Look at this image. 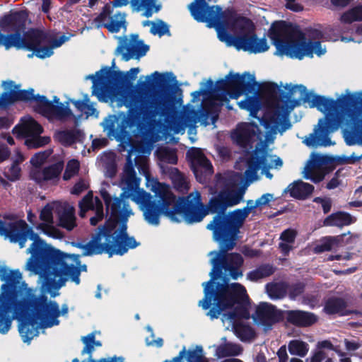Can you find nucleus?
I'll use <instances>...</instances> for the list:
<instances>
[{
  "mask_svg": "<svg viewBox=\"0 0 362 362\" xmlns=\"http://www.w3.org/2000/svg\"><path fill=\"white\" fill-rule=\"evenodd\" d=\"M48 41L47 33L38 28H30L24 31L13 47L16 49L31 51L37 57L45 59L51 53V48L45 45Z\"/></svg>",
  "mask_w": 362,
  "mask_h": 362,
  "instance_id": "17",
  "label": "nucleus"
},
{
  "mask_svg": "<svg viewBox=\"0 0 362 362\" xmlns=\"http://www.w3.org/2000/svg\"><path fill=\"white\" fill-rule=\"evenodd\" d=\"M268 35L281 55L302 59L305 56L313 57V53L321 56L326 52L320 41L308 42L299 26L285 21H274Z\"/></svg>",
  "mask_w": 362,
  "mask_h": 362,
  "instance_id": "6",
  "label": "nucleus"
},
{
  "mask_svg": "<svg viewBox=\"0 0 362 362\" xmlns=\"http://www.w3.org/2000/svg\"><path fill=\"white\" fill-rule=\"evenodd\" d=\"M123 198L115 197L110 206V213L103 225L99 226L89 242L80 245L84 256L106 253L123 255L129 249H134L139 243L127 233L128 218L132 214L129 205Z\"/></svg>",
  "mask_w": 362,
  "mask_h": 362,
  "instance_id": "4",
  "label": "nucleus"
},
{
  "mask_svg": "<svg viewBox=\"0 0 362 362\" xmlns=\"http://www.w3.org/2000/svg\"><path fill=\"white\" fill-rule=\"evenodd\" d=\"M246 304H237L233 310L228 313V318L233 322H241V320H248L250 315Z\"/></svg>",
  "mask_w": 362,
  "mask_h": 362,
  "instance_id": "50",
  "label": "nucleus"
},
{
  "mask_svg": "<svg viewBox=\"0 0 362 362\" xmlns=\"http://www.w3.org/2000/svg\"><path fill=\"white\" fill-rule=\"evenodd\" d=\"M262 90L273 105H275V104H288L289 101V94L280 89L275 83H265Z\"/></svg>",
  "mask_w": 362,
  "mask_h": 362,
  "instance_id": "33",
  "label": "nucleus"
},
{
  "mask_svg": "<svg viewBox=\"0 0 362 362\" xmlns=\"http://www.w3.org/2000/svg\"><path fill=\"white\" fill-rule=\"evenodd\" d=\"M83 136V132L80 129H66L60 130L56 133V139L64 146H71Z\"/></svg>",
  "mask_w": 362,
  "mask_h": 362,
  "instance_id": "39",
  "label": "nucleus"
},
{
  "mask_svg": "<svg viewBox=\"0 0 362 362\" xmlns=\"http://www.w3.org/2000/svg\"><path fill=\"white\" fill-rule=\"evenodd\" d=\"M213 253L216 256L211 259L210 279L202 283L204 296L199 305L204 310L209 309L206 315L211 319H217L223 310L235 304H248L249 296L243 285L239 283L229 284L228 278L223 276V270L235 280L243 276L240 267L244 260L242 255L222 251L211 252Z\"/></svg>",
  "mask_w": 362,
  "mask_h": 362,
  "instance_id": "3",
  "label": "nucleus"
},
{
  "mask_svg": "<svg viewBox=\"0 0 362 362\" xmlns=\"http://www.w3.org/2000/svg\"><path fill=\"white\" fill-rule=\"evenodd\" d=\"M288 349L291 355L304 357L307 355L309 347L308 344L299 339H293L288 342Z\"/></svg>",
  "mask_w": 362,
  "mask_h": 362,
  "instance_id": "48",
  "label": "nucleus"
},
{
  "mask_svg": "<svg viewBox=\"0 0 362 362\" xmlns=\"http://www.w3.org/2000/svg\"><path fill=\"white\" fill-rule=\"evenodd\" d=\"M243 348L240 345L233 343H225L219 345L216 349V356L218 358L237 356L242 354Z\"/></svg>",
  "mask_w": 362,
  "mask_h": 362,
  "instance_id": "41",
  "label": "nucleus"
},
{
  "mask_svg": "<svg viewBox=\"0 0 362 362\" xmlns=\"http://www.w3.org/2000/svg\"><path fill=\"white\" fill-rule=\"evenodd\" d=\"M69 40V37L65 35H61L58 38H54L52 39V40H49V42H50L51 44L49 45H46L47 47H50L51 48V53L47 54V57H51L53 54H54V52H53V49L54 48H57V47H59L60 46H62L65 42L68 41Z\"/></svg>",
  "mask_w": 362,
  "mask_h": 362,
  "instance_id": "62",
  "label": "nucleus"
},
{
  "mask_svg": "<svg viewBox=\"0 0 362 362\" xmlns=\"http://www.w3.org/2000/svg\"><path fill=\"white\" fill-rule=\"evenodd\" d=\"M152 190L155 196L158 198V202L153 200L141 210L144 213V219L150 224L158 225L160 215L164 214L172 221L170 213L173 211V204L175 200V195L171 191L168 185L156 182Z\"/></svg>",
  "mask_w": 362,
  "mask_h": 362,
  "instance_id": "13",
  "label": "nucleus"
},
{
  "mask_svg": "<svg viewBox=\"0 0 362 362\" xmlns=\"http://www.w3.org/2000/svg\"><path fill=\"white\" fill-rule=\"evenodd\" d=\"M284 319L291 325L298 327H308L315 324L318 317L313 313L301 310L284 311Z\"/></svg>",
  "mask_w": 362,
  "mask_h": 362,
  "instance_id": "27",
  "label": "nucleus"
},
{
  "mask_svg": "<svg viewBox=\"0 0 362 362\" xmlns=\"http://www.w3.org/2000/svg\"><path fill=\"white\" fill-rule=\"evenodd\" d=\"M350 117L353 124V132L362 142V116L357 113H352Z\"/></svg>",
  "mask_w": 362,
  "mask_h": 362,
  "instance_id": "59",
  "label": "nucleus"
},
{
  "mask_svg": "<svg viewBox=\"0 0 362 362\" xmlns=\"http://www.w3.org/2000/svg\"><path fill=\"white\" fill-rule=\"evenodd\" d=\"M157 0H131L130 4L134 11L139 12L144 10V16L150 18L153 12H158L161 8L160 4H156Z\"/></svg>",
  "mask_w": 362,
  "mask_h": 362,
  "instance_id": "37",
  "label": "nucleus"
},
{
  "mask_svg": "<svg viewBox=\"0 0 362 362\" xmlns=\"http://www.w3.org/2000/svg\"><path fill=\"white\" fill-rule=\"evenodd\" d=\"M171 179L174 187L179 192H186L189 189V182L185 175L177 168H172Z\"/></svg>",
  "mask_w": 362,
  "mask_h": 362,
  "instance_id": "43",
  "label": "nucleus"
},
{
  "mask_svg": "<svg viewBox=\"0 0 362 362\" xmlns=\"http://www.w3.org/2000/svg\"><path fill=\"white\" fill-rule=\"evenodd\" d=\"M346 300L341 297L332 296L328 298L324 305L323 312L329 315H339L346 316L354 313L352 310H347Z\"/></svg>",
  "mask_w": 362,
  "mask_h": 362,
  "instance_id": "30",
  "label": "nucleus"
},
{
  "mask_svg": "<svg viewBox=\"0 0 362 362\" xmlns=\"http://www.w3.org/2000/svg\"><path fill=\"white\" fill-rule=\"evenodd\" d=\"M0 235L11 243H17L23 248L28 240L33 241L27 249L31 255L27 262L28 269L40 272L53 247L47 245L39 235L23 219L5 221L0 219Z\"/></svg>",
  "mask_w": 362,
  "mask_h": 362,
  "instance_id": "7",
  "label": "nucleus"
},
{
  "mask_svg": "<svg viewBox=\"0 0 362 362\" xmlns=\"http://www.w3.org/2000/svg\"><path fill=\"white\" fill-rule=\"evenodd\" d=\"M296 235L297 233L295 230L288 228L281 233L280 239L287 243H293Z\"/></svg>",
  "mask_w": 362,
  "mask_h": 362,
  "instance_id": "64",
  "label": "nucleus"
},
{
  "mask_svg": "<svg viewBox=\"0 0 362 362\" xmlns=\"http://www.w3.org/2000/svg\"><path fill=\"white\" fill-rule=\"evenodd\" d=\"M266 289L268 296L272 299H281L286 296L285 281L267 284Z\"/></svg>",
  "mask_w": 362,
  "mask_h": 362,
  "instance_id": "47",
  "label": "nucleus"
},
{
  "mask_svg": "<svg viewBox=\"0 0 362 362\" xmlns=\"http://www.w3.org/2000/svg\"><path fill=\"white\" fill-rule=\"evenodd\" d=\"M113 7H115L113 4H106L94 21L98 23V27L103 26L109 32L117 33L121 28H127L126 14L120 11L113 14Z\"/></svg>",
  "mask_w": 362,
  "mask_h": 362,
  "instance_id": "22",
  "label": "nucleus"
},
{
  "mask_svg": "<svg viewBox=\"0 0 362 362\" xmlns=\"http://www.w3.org/2000/svg\"><path fill=\"white\" fill-rule=\"evenodd\" d=\"M42 105L39 110L40 114L43 116H54L59 119H64L74 116L71 109L62 103L54 105L47 97H41Z\"/></svg>",
  "mask_w": 362,
  "mask_h": 362,
  "instance_id": "28",
  "label": "nucleus"
},
{
  "mask_svg": "<svg viewBox=\"0 0 362 362\" xmlns=\"http://www.w3.org/2000/svg\"><path fill=\"white\" fill-rule=\"evenodd\" d=\"M86 271L87 266L81 265L79 255L64 253L52 247L40 272L45 276L46 289L51 291L64 286L69 279L78 285L81 272Z\"/></svg>",
  "mask_w": 362,
  "mask_h": 362,
  "instance_id": "8",
  "label": "nucleus"
},
{
  "mask_svg": "<svg viewBox=\"0 0 362 362\" xmlns=\"http://www.w3.org/2000/svg\"><path fill=\"white\" fill-rule=\"evenodd\" d=\"M63 163L58 162L45 167L42 170H35L31 177L37 183L58 178L63 170Z\"/></svg>",
  "mask_w": 362,
  "mask_h": 362,
  "instance_id": "32",
  "label": "nucleus"
},
{
  "mask_svg": "<svg viewBox=\"0 0 362 362\" xmlns=\"http://www.w3.org/2000/svg\"><path fill=\"white\" fill-rule=\"evenodd\" d=\"M254 321L271 329L272 326L284 320V311L267 302H261L256 308L255 313L252 316Z\"/></svg>",
  "mask_w": 362,
  "mask_h": 362,
  "instance_id": "25",
  "label": "nucleus"
},
{
  "mask_svg": "<svg viewBox=\"0 0 362 362\" xmlns=\"http://www.w3.org/2000/svg\"><path fill=\"white\" fill-rule=\"evenodd\" d=\"M247 169L244 173L246 182H252L258 177L257 173L260 168L264 170L271 168L267 164V155L264 150L256 148L252 152L247 151L244 158H241Z\"/></svg>",
  "mask_w": 362,
  "mask_h": 362,
  "instance_id": "21",
  "label": "nucleus"
},
{
  "mask_svg": "<svg viewBox=\"0 0 362 362\" xmlns=\"http://www.w3.org/2000/svg\"><path fill=\"white\" fill-rule=\"evenodd\" d=\"M185 358L187 362H204L207 358L201 345H197L194 349H186Z\"/></svg>",
  "mask_w": 362,
  "mask_h": 362,
  "instance_id": "52",
  "label": "nucleus"
},
{
  "mask_svg": "<svg viewBox=\"0 0 362 362\" xmlns=\"http://www.w3.org/2000/svg\"><path fill=\"white\" fill-rule=\"evenodd\" d=\"M275 272L274 267L269 264H263L255 269L247 273V277L251 281H257L272 275Z\"/></svg>",
  "mask_w": 362,
  "mask_h": 362,
  "instance_id": "42",
  "label": "nucleus"
},
{
  "mask_svg": "<svg viewBox=\"0 0 362 362\" xmlns=\"http://www.w3.org/2000/svg\"><path fill=\"white\" fill-rule=\"evenodd\" d=\"M103 74L100 76V79L105 82L110 86L123 90L122 88L129 84V73H124L121 71L112 70L110 67L105 66L103 68ZM124 92H126L124 90Z\"/></svg>",
  "mask_w": 362,
  "mask_h": 362,
  "instance_id": "29",
  "label": "nucleus"
},
{
  "mask_svg": "<svg viewBox=\"0 0 362 362\" xmlns=\"http://www.w3.org/2000/svg\"><path fill=\"white\" fill-rule=\"evenodd\" d=\"M342 23H351L354 21H362V4H358L344 12L340 18Z\"/></svg>",
  "mask_w": 362,
  "mask_h": 362,
  "instance_id": "49",
  "label": "nucleus"
},
{
  "mask_svg": "<svg viewBox=\"0 0 362 362\" xmlns=\"http://www.w3.org/2000/svg\"><path fill=\"white\" fill-rule=\"evenodd\" d=\"M82 342L85 344L83 350L81 351V354L83 355L85 354H88L89 355H92V353L94 351V342L95 341V334L94 332H91L88 334L87 336L83 337L81 338Z\"/></svg>",
  "mask_w": 362,
  "mask_h": 362,
  "instance_id": "57",
  "label": "nucleus"
},
{
  "mask_svg": "<svg viewBox=\"0 0 362 362\" xmlns=\"http://www.w3.org/2000/svg\"><path fill=\"white\" fill-rule=\"evenodd\" d=\"M124 182L127 185L126 189L134 191L139 185V180L136 177L133 160L130 153H127L126 163L124 166Z\"/></svg>",
  "mask_w": 362,
  "mask_h": 362,
  "instance_id": "36",
  "label": "nucleus"
},
{
  "mask_svg": "<svg viewBox=\"0 0 362 362\" xmlns=\"http://www.w3.org/2000/svg\"><path fill=\"white\" fill-rule=\"evenodd\" d=\"M233 329L235 335L242 341H250L255 337L254 329L243 322H233Z\"/></svg>",
  "mask_w": 362,
  "mask_h": 362,
  "instance_id": "40",
  "label": "nucleus"
},
{
  "mask_svg": "<svg viewBox=\"0 0 362 362\" xmlns=\"http://www.w3.org/2000/svg\"><path fill=\"white\" fill-rule=\"evenodd\" d=\"M295 88H298L301 93L304 94L302 98L303 103H309L311 108L316 107L320 112L326 113L323 118L318 121L319 133L311 134L310 138L306 139L305 143L307 146L320 144L325 146L332 144L329 134L338 129L339 119L336 112L349 111L351 108L362 105V98L354 94H348L337 100L329 98L323 95L313 94L307 91L305 86L295 85L291 90L292 94Z\"/></svg>",
  "mask_w": 362,
  "mask_h": 362,
  "instance_id": "5",
  "label": "nucleus"
},
{
  "mask_svg": "<svg viewBox=\"0 0 362 362\" xmlns=\"http://www.w3.org/2000/svg\"><path fill=\"white\" fill-rule=\"evenodd\" d=\"M326 175V173L322 170H315L312 167H307L305 169L304 178L310 180L313 182L317 184L322 182Z\"/></svg>",
  "mask_w": 362,
  "mask_h": 362,
  "instance_id": "55",
  "label": "nucleus"
},
{
  "mask_svg": "<svg viewBox=\"0 0 362 362\" xmlns=\"http://www.w3.org/2000/svg\"><path fill=\"white\" fill-rule=\"evenodd\" d=\"M258 127L254 122L241 123L232 134L238 146L243 148H252L257 139Z\"/></svg>",
  "mask_w": 362,
  "mask_h": 362,
  "instance_id": "26",
  "label": "nucleus"
},
{
  "mask_svg": "<svg viewBox=\"0 0 362 362\" xmlns=\"http://www.w3.org/2000/svg\"><path fill=\"white\" fill-rule=\"evenodd\" d=\"M232 28L237 31L238 35L226 37L228 44L233 45L238 50L250 53H262L267 51L269 46L265 37L258 38L255 33V25L252 21L247 17L238 16L234 21Z\"/></svg>",
  "mask_w": 362,
  "mask_h": 362,
  "instance_id": "11",
  "label": "nucleus"
},
{
  "mask_svg": "<svg viewBox=\"0 0 362 362\" xmlns=\"http://www.w3.org/2000/svg\"><path fill=\"white\" fill-rule=\"evenodd\" d=\"M78 206L80 208L79 216L81 218L85 217L87 211L94 209L93 194L92 191H89L86 195L83 197L79 202Z\"/></svg>",
  "mask_w": 362,
  "mask_h": 362,
  "instance_id": "54",
  "label": "nucleus"
},
{
  "mask_svg": "<svg viewBox=\"0 0 362 362\" xmlns=\"http://www.w3.org/2000/svg\"><path fill=\"white\" fill-rule=\"evenodd\" d=\"M49 141V137H41L40 135L33 139H27L25 144L28 148H37L47 144Z\"/></svg>",
  "mask_w": 362,
  "mask_h": 362,
  "instance_id": "61",
  "label": "nucleus"
},
{
  "mask_svg": "<svg viewBox=\"0 0 362 362\" xmlns=\"http://www.w3.org/2000/svg\"><path fill=\"white\" fill-rule=\"evenodd\" d=\"M21 172L20 161L15 160L10 166L5 168L4 175L8 180L15 182L20 179Z\"/></svg>",
  "mask_w": 362,
  "mask_h": 362,
  "instance_id": "53",
  "label": "nucleus"
},
{
  "mask_svg": "<svg viewBox=\"0 0 362 362\" xmlns=\"http://www.w3.org/2000/svg\"><path fill=\"white\" fill-rule=\"evenodd\" d=\"M305 287L306 284L301 281L292 283L286 282V296L290 300H296L298 297L303 296Z\"/></svg>",
  "mask_w": 362,
  "mask_h": 362,
  "instance_id": "45",
  "label": "nucleus"
},
{
  "mask_svg": "<svg viewBox=\"0 0 362 362\" xmlns=\"http://www.w3.org/2000/svg\"><path fill=\"white\" fill-rule=\"evenodd\" d=\"M243 197L240 190L222 189L216 195L211 197L205 205L208 214H214L206 228L213 233V239L218 243L219 250L223 252L226 243L230 217L227 209L238 204Z\"/></svg>",
  "mask_w": 362,
  "mask_h": 362,
  "instance_id": "9",
  "label": "nucleus"
},
{
  "mask_svg": "<svg viewBox=\"0 0 362 362\" xmlns=\"http://www.w3.org/2000/svg\"><path fill=\"white\" fill-rule=\"evenodd\" d=\"M355 222L354 217L349 213L339 211L327 216L323 221L325 226L342 228Z\"/></svg>",
  "mask_w": 362,
  "mask_h": 362,
  "instance_id": "34",
  "label": "nucleus"
},
{
  "mask_svg": "<svg viewBox=\"0 0 362 362\" xmlns=\"http://www.w3.org/2000/svg\"><path fill=\"white\" fill-rule=\"evenodd\" d=\"M258 86L255 75L247 71L241 74L230 71L224 79L216 81L214 90L223 96L228 95L232 99H238L242 95L255 92Z\"/></svg>",
  "mask_w": 362,
  "mask_h": 362,
  "instance_id": "12",
  "label": "nucleus"
},
{
  "mask_svg": "<svg viewBox=\"0 0 362 362\" xmlns=\"http://www.w3.org/2000/svg\"><path fill=\"white\" fill-rule=\"evenodd\" d=\"M172 221L180 223L181 219L177 215L182 216L187 223L201 222L207 215L205 205L202 202L201 194L199 192L190 193L187 197L177 199L173 204V211L170 212Z\"/></svg>",
  "mask_w": 362,
  "mask_h": 362,
  "instance_id": "14",
  "label": "nucleus"
},
{
  "mask_svg": "<svg viewBox=\"0 0 362 362\" xmlns=\"http://www.w3.org/2000/svg\"><path fill=\"white\" fill-rule=\"evenodd\" d=\"M28 14L26 11H10L0 18V46L12 48L26 30Z\"/></svg>",
  "mask_w": 362,
  "mask_h": 362,
  "instance_id": "15",
  "label": "nucleus"
},
{
  "mask_svg": "<svg viewBox=\"0 0 362 362\" xmlns=\"http://www.w3.org/2000/svg\"><path fill=\"white\" fill-rule=\"evenodd\" d=\"M196 180L200 183H205L214 173L211 161L202 153L200 148L192 147L187 153Z\"/></svg>",
  "mask_w": 362,
  "mask_h": 362,
  "instance_id": "19",
  "label": "nucleus"
},
{
  "mask_svg": "<svg viewBox=\"0 0 362 362\" xmlns=\"http://www.w3.org/2000/svg\"><path fill=\"white\" fill-rule=\"evenodd\" d=\"M192 112L193 114L192 121L194 122L199 121L206 124V120L208 119L210 115V108L209 107H203L200 110H192Z\"/></svg>",
  "mask_w": 362,
  "mask_h": 362,
  "instance_id": "60",
  "label": "nucleus"
},
{
  "mask_svg": "<svg viewBox=\"0 0 362 362\" xmlns=\"http://www.w3.org/2000/svg\"><path fill=\"white\" fill-rule=\"evenodd\" d=\"M158 158L160 161L169 164L175 165L177 163L178 158L177 150L169 147H160L156 151Z\"/></svg>",
  "mask_w": 362,
  "mask_h": 362,
  "instance_id": "46",
  "label": "nucleus"
},
{
  "mask_svg": "<svg viewBox=\"0 0 362 362\" xmlns=\"http://www.w3.org/2000/svg\"><path fill=\"white\" fill-rule=\"evenodd\" d=\"M102 74L103 68L95 75L87 77L93 82L92 95H95L100 102L116 103L118 107L125 106L128 108L127 112H119L104 119L102 126L108 137L115 140L125 139L127 138L125 128L128 125L135 124L141 117L152 119L160 111L165 110L166 105H164L157 95H148V91L141 90L129 94L105 84V82L100 79Z\"/></svg>",
  "mask_w": 362,
  "mask_h": 362,
  "instance_id": "2",
  "label": "nucleus"
},
{
  "mask_svg": "<svg viewBox=\"0 0 362 362\" xmlns=\"http://www.w3.org/2000/svg\"><path fill=\"white\" fill-rule=\"evenodd\" d=\"M121 197H130L132 201L140 206L141 209L153 201L150 193L144 189H140L139 187L134 191L124 190L121 193Z\"/></svg>",
  "mask_w": 362,
  "mask_h": 362,
  "instance_id": "38",
  "label": "nucleus"
},
{
  "mask_svg": "<svg viewBox=\"0 0 362 362\" xmlns=\"http://www.w3.org/2000/svg\"><path fill=\"white\" fill-rule=\"evenodd\" d=\"M238 16L232 9L222 10L218 6H211V9L199 23H205L209 28H214L218 33L221 41H226L228 37L227 29L233 26L235 19Z\"/></svg>",
  "mask_w": 362,
  "mask_h": 362,
  "instance_id": "16",
  "label": "nucleus"
},
{
  "mask_svg": "<svg viewBox=\"0 0 362 362\" xmlns=\"http://www.w3.org/2000/svg\"><path fill=\"white\" fill-rule=\"evenodd\" d=\"M149 46L139 39L138 34H132L130 40L127 36L119 37V44L116 51L122 54V59L127 62L132 58L139 59L146 55Z\"/></svg>",
  "mask_w": 362,
  "mask_h": 362,
  "instance_id": "23",
  "label": "nucleus"
},
{
  "mask_svg": "<svg viewBox=\"0 0 362 362\" xmlns=\"http://www.w3.org/2000/svg\"><path fill=\"white\" fill-rule=\"evenodd\" d=\"M21 279L18 269L0 268V280L4 281L0 293V334H6L13 320L21 316L19 333L24 342H30L39 328L58 325V317L67 314L69 308L64 304L60 310L57 302L49 300L45 293L37 296L25 282L20 285Z\"/></svg>",
  "mask_w": 362,
  "mask_h": 362,
  "instance_id": "1",
  "label": "nucleus"
},
{
  "mask_svg": "<svg viewBox=\"0 0 362 362\" xmlns=\"http://www.w3.org/2000/svg\"><path fill=\"white\" fill-rule=\"evenodd\" d=\"M169 76H173V74H160L158 71H154L151 76H148L146 77L148 83H150L149 80L151 77H153V82L160 89V91L148 92V95H157V97L162 101V103H163L164 105H166V108L165 110H164V111H160L152 119H148L141 117L135 124L128 125L125 128V132H127V138L123 140H116L117 141L120 142L119 146L122 148L120 151H125L127 146H130V149L128 151V153H130L131 156L133 151L143 153L144 145L140 142H136L132 140L130 131L129 129L137 126L141 121L149 123L154 122H156L157 117H168L173 113L175 96L174 95L173 92L169 93V90L170 88H171V86L168 84Z\"/></svg>",
  "mask_w": 362,
  "mask_h": 362,
  "instance_id": "10",
  "label": "nucleus"
},
{
  "mask_svg": "<svg viewBox=\"0 0 362 362\" xmlns=\"http://www.w3.org/2000/svg\"><path fill=\"white\" fill-rule=\"evenodd\" d=\"M256 208V206L254 204L230 211L229 217H230V220L226 243L223 245V252L232 250L235 247L240 228L244 224V222L248 215Z\"/></svg>",
  "mask_w": 362,
  "mask_h": 362,
  "instance_id": "20",
  "label": "nucleus"
},
{
  "mask_svg": "<svg viewBox=\"0 0 362 362\" xmlns=\"http://www.w3.org/2000/svg\"><path fill=\"white\" fill-rule=\"evenodd\" d=\"M4 83L7 85L6 88L11 89L13 88L14 89L11 90L9 92L5 91L2 93L0 97L1 107H6L17 101L25 103L34 101L36 103L35 110L39 112L40 105H42L41 97H45V95L40 94L34 95L33 88L17 90L20 87V85H16L13 81L4 82Z\"/></svg>",
  "mask_w": 362,
  "mask_h": 362,
  "instance_id": "18",
  "label": "nucleus"
},
{
  "mask_svg": "<svg viewBox=\"0 0 362 362\" xmlns=\"http://www.w3.org/2000/svg\"><path fill=\"white\" fill-rule=\"evenodd\" d=\"M21 124L16 125L13 133L19 136L33 139L42 133L43 129L42 126L33 118L29 117L26 120H23Z\"/></svg>",
  "mask_w": 362,
  "mask_h": 362,
  "instance_id": "31",
  "label": "nucleus"
},
{
  "mask_svg": "<svg viewBox=\"0 0 362 362\" xmlns=\"http://www.w3.org/2000/svg\"><path fill=\"white\" fill-rule=\"evenodd\" d=\"M150 32L153 35H158L160 37L164 35H170L168 25L162 20H158L156 22L152 23Z\"/></svg>",
  "mask_w": 362,
  "mask_h": 362,
  "instance_id": "56",
  "label": "nucleus"
},
{
  "mask_svg": "<svg viewBox=\"0 0 362 362\" xmlns=\"http://www.w3.org/2000/svg\"><path fill=\"white\" fill-rule=\"evenodd\" d=\"M79 162L77 160L72 159L67 163L65 171L63 175L64 180H70L76 175L79 170Z\"/></svg>",
  "mask_w": 362,
  "mask_h": 362,
  "instance_id": "58",
  "label": "nucleus"
},
{
  "mask_svg": "<svg viewBox=\"0 0 362 362\" xmlns=\"http://www.w3.org/2000/svg\"><path fill=\"white\" fill-rule=\"evenodd\" d=\"M332 248L333 245L329 236H327L322 240L320 244L315 247L314 250L315 253H322L324 252L330 251Z\"/></svg>",
  "mask_w": 362,
  "mask_h": 362,
  "instance_id": "63",
  "label": "nucleus"
},
{
  "mask_svg": "<svg viewBox=\"0 0 362 362\" xmlns=\"http://www.w3.org/2000/svg\"><path fill=\"white\" fill-rule=\"evenodd\" d=\"M314 186L302 180L293 182L288 186V191L291 197L300 200L308 198L314 191Z\"/></svg>",
  "mask_w": 362,
  "mask_h": 362,
  "instance_id": "35",
  "label": "nucleus"
},
{
  "mask_svg": "<svg viewBox=\"0 0 362 362\" xmlns=\"http://www.w3.org/2000/svg\"><path fill=\"white\" fill-rule=\"evenodd\" d=\"M273 110L264 118V126L272 133L283 134L291 127V123L286 117L288 112V104H275Z\"/></svg>",
  "mask_w": 362,
  "mask_h": 362,
  "instance_id": "24",
  "label": "nucleus"
},
{
  "mask_svg": "<svg viewBox=\"0 0 362 362\" xmlns=\"http://www.w3.org/2000/svg\"><path fill=\"white\" fill-rule=\"evenodd\" d=\"M238 105L240 109L250 112V115L255 117L261 107L260 100L255 95L246 97Z\"/></svg>",
  "mask_w": 362,
  "mask_h": 362,
  "instance_id": "44",
  "label": "nucleus"
},
{
  "mask_svg": "<svg viewBox=\"0 0 362 362\" xmlns=\"http://www.w3.org/2000/svg\"><path fill=\"white\" fill-rule=\"evenodd\" d=\"M59 226L68 230H71L76 226V218L74 211L64 210L59 217Z\"/></svg>",
  "mask_w": 362,
  "mask_h": 362,
  "instance_id": "51",
  "label": "nucleus"
}]
</instances>
